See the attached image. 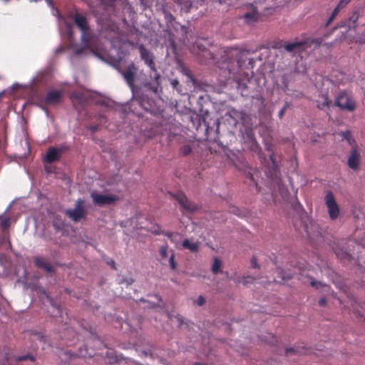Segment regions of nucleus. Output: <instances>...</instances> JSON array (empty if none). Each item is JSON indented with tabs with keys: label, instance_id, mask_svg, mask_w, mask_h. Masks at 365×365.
Segmentation results:
<instances>
[{
	"label": "nucleus",
	"instance_id": "cd10ccee",
	"mask_svg": "<svg viewBox=\"0 0 365 365\" xmlns=\"http://www.w3.org/2000/svg\"><path fill=\"white\" fill-rule=\"evenodd\" d=\"M51 305H52L53 308L56 311V313L54 314V316L57 317L58 315L59 317H61L62 311H61L60 305H57V304H54L53 302L51 303Z\"/></svg>",
	"mask_w": 365,
	"mask_h": 365
},
{
	"label": "nucleus",
	"instance_id": "473e14b6",
	"mask_svg": "<svg viewBox=\"0 0 365 365\" xmlns=\"http://www.w3.org/2000/svg\"><path fill=\"white\" fill-rule=\"evenodd\" d=\"M351 0H340L337 6L341 9L344 8Z\"/></svg>",
	"mask_w": 365,
	"mask_h": 365
},
{
	"label": "nucleus",
	"instance_id": "c85d7f7f",
	"mask_svg": "<svg viewBox=\"0 0 365 365\" xmlns=\"http://www.w3.org/2000/svg\"><path fill=\"white\" fill-rule=\"evenodd\" d=\"M71 99L72 101V103H73V106H76V103L77 101H80L81 100V96H80V95L78 93H73L71 96Z\"/></svg>",
	"mask_w": 365,
	"mask_h": 365
},
{
	"label": "nucleus",
	"instance_id": "5701e85b",
	"mask_svg": "<svg viewBox=\"0 0 365 365\" xmlns=\"http://www.w3.org/2000/svg\"><path fill=\"white\" fill-rule=\"evenodd\" d=\"M340 10L341 9L337 6L334 9V10L331 13V15L330 16V17L329 18V19L327 22V24H326L327 26H328L329 25V24H331V22L336 18V16L339 13Z\"/></svg>",
	"mask_w": 365,
	"mask_h": 365
},
{
	"label": "nucleus",
	"instance_id": "6e6d98bb",
	"mask_svg": "<svg viewBox=\"0 0 365 365\" xmlns=\"http://www.w3.org/2000/svg\"><path fill=\"white\" fill-rule=\"evenodd\" d=\"M68 36H69V38H71V36H72V31H69L68 32Z\"/></svg>",
	"mask_w": 365,
	"mask_h": 365
},
{
	"label": "nucleus",
	"instance_id": "9b49d317",
	"mask_svg": "<svg viewBox=\"0 0 365 365\" xmlns=\"http://www.w3.org/2000/svg\"><path fill=\"white\" fill-rule=\"evenodd\" d=\"M175 197L184 210H186L189 212H193L197 210V206L189 200L183 193H178Z\"/></svg>",
	"mask_w": 365,
	"mask_h": 365
},
{
	"label": "nucleus",
	"instance_id": "393cba45",
	"mask_svg": "<svg viewBox=\"0 0 365 365\" xmlns=\"http://www.w3.org/2000/svg\"><path fill=\"white\" fill-rule=\"evenodd\" d=\"M168 245H163L160 247L159 253H160V257L163 259H165L168 257Z\"/></svg>",
	"mask_w": 365,
	"mask_h": 365
},
{
	"label": "nucleus",
	"instance_id": "39448f33",
	"mask_svg": "<svg viewBox=\"0 0 365 365\" xmlns=\"http://www.w3.org/2000/svg\"><path fill=\"white\" fill-rule=\"evenodd\" d=\"M334 105L341 110L350 112L356 109V103L353 97L344 91L339 93Z\"/></svg>",
	"mask_w": 365,
	"mask_h": 365
},
{
	"label": "nucleus",
	"instance_id": "4d7b16f0",
	"mask_svg": "<svg viewBox=\"0 0 365 365\" xmlns=\"http://www.w3.org/2000/svg\"><path fill=\"white\" fill-rule=\"evenodd\" d=\"M194 365H204V364H200V363H195Z\"/></svg>",
	"mask_w": 365,
	"mask_h": 365
},
{
	"label": "nucleus",
	"instance_id": "603ef678",
	"mask_svg": "<svg viewBox=\"0 0 365 365\" xmlns=\"http://www.w3.org/2000/svg\"><path fill=\"white\" fill-rule=\"evenodd\" d=\"M235 211H237V209L234 208V209H233V210H232V212H233L235 215H239V216H240V213H238V212H235Z\"/></svg>",
	"mask_w": 365,
	"mask_h": 365
},
{
	"label": "nucleus",
	"instance_id": "09e8293b",
	"mask_svg": "<svg viewBox=\"0 0 365 365\" xmlns=\"http://www.w3.org/2000/svg\"><path fill=\"white\" fill-rule=\"evenodd\" d=\"M90 129L92 130V131H96L98 130V126L97 125H93V126H91L90 128Z\"/></svg>",
	"mask_w": 365,
	"mask_h": 365
},
{
	"label": "nucleus",
	"instance_id": "a19ab883",
	"mask_svg": "<svg viewBox=\"0 0 365 365\" xmlns=\"http://www.w3.org/2000/svg\"><path fill=\"white\" fill-rule=\"evenodd\" d=\"M326 302H327V301H326V299H325V298H321V299L319 300V302H318L319 305V306H321V307L324 306V305L326 304Z\"/></svg>",
	"mask_w": 365,
	"mask_h": 365
},
{
	"label": "nucleus",
	"instance_id": "f704fd0d",
	"mask_svg": "<svg viewBox=\"0 0 365 365\" xmlns=\"http://www.w3.org/2000/svg\"><path fill=\"white\" fill-rule=\"evenodd\" d=\"M196 303L199 306H202L205 303V299L202 296H199L198 298L196 300Z\"/></svg>",
	"mask_w": 365,
	"mask_h": 365
},
{
	"label": "nucleus",
	"instance_id": "58836bf2",
	"mask_svg": "<svg viewBox=\"0 0 365 365\" xmlns=\"http://www.w3.org/2000/svg\"><path fill=\"white\" fill-rule=\"evenodd\" d=\"M297 351L294 349V348H289V349H286L285 350V354L287 356H289L290 354H294Z\"/></svg>",
	"mask_w": 365,
	"mask_h": 365
},
{
	"label": "nucleus",
	"instance_id": "1a4fd4ad",
	"mask_svg": "<svg viewBox=\"0 0 365 365\" xmlns=\"http://www.w3.org/2000/svg\"><path fill=\"white\" fill-rule=\"evenodd\" d=\"M91 197L93 203L100 207L114 203L118 199L114 195H103L96 192H92Z\"/></svg>",
	"mask_w": 365,
	"mask_h": 365
},
{
	"label": "nucleus",
	"instance_id": "6ab92c4d",
	"mask_svg": "<svg viewBox=\"0 0 365 365\" xmlns=\"http://www.w3.org/2000/svg\"><path fill=\"white\" fill-rule=\"evenodd\" d=\"M322 101L318 100L317 102V108H319L321 110H323L326 108H329V104L331 101L329 99V97L327 95H322L321 96Z\"/></svg>",
	"mask_w": 365,
	"mask_h": 365
},
{
	"label": "nucleus",
	"instance_id": "a18cd8bd",
	"mask_svg": "<svg viewBox=\"0 0 365 365\" xmlns=\"http://www.w3.org/2000/svg\"><path fill=\"white\" fill-rule=\"evenodd\" d=\"M71 356L76 357V356H81V357H86V354H83L81 351L78 354H72Z\"/></svg>",
	"mask_w": 365,
	"mask_h": 365
},
{
	"label": "nucleus",
	"instance_id": "7ed1b4c3",
	"mask_svg": "<svg viewBox=\"0 0 365 365\" xmlns=\"http://www.w3.org/2000/svg\"><path fill=\"white\" fill-rule=\"evenodd\" d=\"M73 20L77 27L81 31V39L82 43H84L86 46H89L92 39V36L88 25L86 18L83 15L76 14L75 15Z\"/></svg>",
	"mask_w": 365,
	"mask_h": 365
},
{
	"label": "nucleus",
	"instance_id": "dca6fc26",
	"mask_svg": "<svg viewBox=\"0 0 365 365\" xmlns=\"http://www.w3.org/2000/svg\"><path fill=\"white\" fill-rule=\"evenodd\" d=\"M334 252L338 258H339L344 263L346 262H351L353 259L351 255L346 250H344L340 247H336Z\"/></svg>",
	"mask_w": 365,
	"mask_h": 365
},
{
	"label": "nucleus",
	"instance_id": "4be33fe9",
	"mask_svg": "<svg viewBox=\"0 0 365 365\" xmlns=\"http://www.w3.org/2000/svg\"><path fill=\"white\" fill-rule=\"evenodd\" d=\"M180 154L183 156H186L191 153L192 148L190 145H184L180 148Z\"/></svg>",
	"mask_w": 365,
	"mask_h": 365
},
{
	"label": "nucleus",
	"instance_id": "052dcab7",
	"mask_svg": "<svg viewBox=\"0 0 365 365\" xmlns=\"http://www.w3.org/2000/svg\"><path fill=\"white\" fill-rule=\"evenodd\" d=\"M5 1H9V0H4Z\"/></svg>",
	"mask_w": 365,
	"mask_h": 365
},
{
	"label": "nucleus",
	"instance_id": "a878e982",
	"mask_svg": "<svg viewBox=\"0 0 365 365\" xmlns=\"http://www.w3.org/2000/svg\"><path fill=\"white\" fill-rule=\"evenodd\" d=\"M169 264H170L171 269L175 270L177 269L178 264L175 259V255L173 252L172 253V255L170 257Z\"/></svg>",
	"mask_w": 365,
	"mask_h": 365
},
{
	"label": "nucleus",
	"instance_id": "bf43d9fd",
	"mask_svg": "<svg viewBox=\"0 0 365 365\" xmlns=\"http://www.w3.org/2000/svg\"><path fill=\"white\" fill-rule=\"evenodd\" d=\"M91 356H92L91 354H88V357H91Z\"/></svg>",
	"mask_w": 365,
	"mask_h": 365
},
{
	"label": "nucleus",
	"instance_id": "ddd939ff",
	"mask_svg": "<svg viewBox=\"0 0 365 365\" xmlns=\"http://www.w3.org/2000/svg\"><path fill=\"white\" fill-rule=\"evenodd\" d=\"M63 93L61 91H50L47 93L44 102L47 105H55L60 103Z\"/></svg>",
	"mask_w": 365,
	"mask_h": 365
},
{
	"label": "nucleus",
	"instance_id": "f257e3e1",
	"mask_svg": "<svg viewBox=\"0 0 365 365\" xmlns=\"http://www.w3.org/2000/svg\"><path fill=\"white\" fill-rule=\"evenodd\" d=\"M118 71L132 91L135 101L145 110L152 113L153 111V101L146 95H139L138 88L135 85V76L138 71L137 66L132 62L125 66L123 69H119Z\"/></svg>",
	"mask_w": 365,
	"mask_h": 365
},
{
	"label": "nucleus",
	"instance_id": "423d86ee",
	"mask_svg": "<svg viewBox=\"0 0 365 365\" xmlns=\"http://www.w3.org/2000/svg\"><path fill=\"white\" fill-rule=\"evenodd\" d=\"M241 133L244 143L249 145V148L255 153L259 152L260 148L255 139L253 129L251 127H245L244 130H241Z\"/></svg>",
	"mask_w": 365,
	"mask_h": 365
},
{
	"label": "nucleus",
	"instance_id": "13d9d810",
	"mask_svg": "<svg viewBox=\"0 0 365 365\" xmlns=\"http://www.w3.org/2000/svg\"><path fill=\"white\" fill-rule=\"evenodd\" d=\"M159 300H162L160 296H157Z\"/></svg>",
	"mask_w": 365,
	"mask_h": 365
},
{
	"label": "nucleus",
	"instance_id": "aec40b11",
	"mask_svg": "<svg viewBox=\"0 0 365 365\" xmlns=\"http://www.w3.org/2000/svg\"><path fill=\"white\" fill-rule=\"evenodd\" d=\"M221 267H222V262L221 260L217 258V257H215L214 258V261H213V264H212V272L213 274H218L219 272H221Z\"/></svg>",
	"mask_w": 365,
	"mask_h": 365
},
{
	"label": "nucleus",
	"instance_id": "ea45409f",
	"mask_svg": "<svg viewBox=\"0 0 365 365\" xmlns=\"http://www.w3.org/2000/svg\"><path fill=\"white\" fill-rule=\"evenodd\" d=\"M1 226L7 227L9 226V219H4L1 222Z\"/></svg>",
	"mask_w": 365,
	"mask_h": 365
},
{
	"label": "nucleus",
	"instance_id": "0eeeda50",
	"mask_svg": "<svg viewBox=\"0 0 365 365\" xmlns=\"http://www.w3.org/2000/svg\"><path fill=\"white\" fill-rule=\"evenodd\" d=\"M233 53L232 56L235 55L236 56V63L238 68H242L245 66V61H248V66L247 68H252L255 64V60L253 58H250L248 55L250 54V51L247 50L238 51L234 49L232 51Z\"/></svg>",
	"mask_w": 365,
	"mask_h": 365
},
{
	"label": "nucleus",
	"instance_id": "2f4dec72",
	"mask_svg": "<svg viewBox=\"0 0 365 365\" xmlns=\"http://www.w3.org/2000/svg\"><path fill=\"white\" fill-rule=\"evenodd\" d=\"M251 265H252V267L254 269L259 268V264H258L257 259L256 257H255V256H253L251 259Z\"/></svg>",
	"mask_w": 365,
	"mask_h": 365
},
{
	"label": "nucleus",
	"instance_id": "c03bdc74",
	"mask_svg": "<svg viewBox=\"0 0 365 365\" xmlns=\"http://www.w3.org/2000/svg\"><path fill=\"white\" fill-rule=\"evenodd\" d=\"M318 284H319V285H321V283H320V282H317V281H312V282H311V285H312V287H314L317 288V287H317V285H318Z\"/></svg>",
	"mask_w": 365,
	"mask_h": 365
},
{
	"label": "nucleus",
	"instance_id": "bb28decb",
	"mask_svg": "<svg viewBox=\"0 0 365 365\" xmlns=\"http://www.w3.org/2000/svg\"><path fill=\"white\" fill-rule=\"evenodd\" d=\"M27 359H29L31 361H34L35 359L32 355H30V354H26V355L18 356L16 358V361H26Z\"/></svg>",
	"mask_w": 365,
	"mask_h": 365
},
{
	"label": "nucleus",
	"instance_id": "9d476101",
	"mask_svg": "<svg viewBox=\"0 0 365 365\" xmlns=\"http://www.w3.org/2000/svg\"><path fill=\"white\" fill-rule=\"evenodd\" d=\"M278 48H284L287 52L292 53L293 56L297 53L306 50L303 41L282 43L278 46Z\"/></svg>",
	"mask_w": 365,
	"mask_h": 365
},
{
	"label": "nucleus",
	"instance_id": "5fc2aeb1",
	"mask_svg": "<svg viewBox=\"0 0 365 365\" xmlns=\"http://www.w3.org/2000/svg\"><path fill=\"white\" fill-rule=\"evenodd\" d=\"M228 71L230 73H234V71L231 68H228Z\"/></svg>",
	"mask_w": 365,
	"mask_h": 365
},
{
	"label": "nucleus",
	"instance_id": "a211bd4d",
	"mask_svg": "<svg viewBox=\"0 0 365 365\" xmlns=\"http://www.w3.org/2000/svg\"><path fill=\"white\" fill-rule=\"evenodd\" d=\"M182 247L192 252H197L199 250V245L197 242L191 243L188 239H185L182 242Z\"/></svg>",
	"mask_w": 365,
	"mask_h": 365
},
{
	"label": "nucleus",
	"instance_id": "8fccbe9b",
	"mask_svg": "<svg viewBox=\"0 0 365 365\" xmlns=\"http://www.w3.org/2000/svg\"><path fill=\"white\" fill-rule=\"evenodd\" d=\"M154 232H163V230H162L160 229V227L159 226H158V228H157L156 230H154L153 231V234H154Z\"/></svg>",
	"mask_w": 365,
	"mask_h": 365
},
{
	"label": "nucleus",
	"instance_id": "6e6552de",
	"mask_svg": "<svg viewBox=\"0 0 365 365\" xmlns=\"http://www.w3.org/2000/svg\"><path fill=\"white\" fill-rule=\"evenodd\" d=\"M325 203L328 208V213L331 220H335L339 215V207L337 205L335 197L331 191H329L325 196Z\"/></svg>",
	"mask_w": 365,
	"mask_h": 365
},
{
	"label": "nucleus",
	"instance_id": "79ce46f5",
	"mask_svg": "<svg viewBox=\"0 0 365 365\" xmlns=\"http://www.w3.org/2000/svg\"><path fill=\"white\" fill-rule=\"evenodd\" d=\"M171 84L174 88H177V86L179 85V81L176 79L173 80Z\"/></svg>",
	"mask_w": 365,
	"mask_h": 365
},
{
	"label": "nucleus",
	"instance_id": "f03ea898",
	"mask_svg": "<svg viewBox=\"0 0 365 365\" xmlns=\"http://www.w3.org/2000/svg\"><path fill=\"white\" fill-rule=\"evenodd\" d=\"M138 51L140 54L141 59L144 61L145 64L150 68V77L152 80L151 82H147L145 83V86L156 91L158 86H160V76L158 73L157 68L155 63V56L152 52L148 49L145 48V46L141 44L138 46Z\"/></svg>",
	"mask_w": 365,
	"mask_h": 365
},
{
	"label": "nucleus",
	"instance_id": "f8f14e48",
	"mask_svg": "<svg viewBox=\"0 0 365 365\" xmlns=\"http://www.w3.org/2000/svg\"><path fill=\"white\" fill-rule=\"evenodd\" d=\"M360 163V153L356 148H353L348 158L347 165L353 170H358Z\"/></svg>",
	"mask_w": 365,
	"mask_h": 365
},
{
	"label": "nucleus",
	"instance_id": "b1692460",
	"mask_svg": "<svg viewBox=\"0 0 365 365\" xmlns=\"http://www.w3.org/2000/svg\"><path fill=\"white\" fill-rule=\"evenodd\" d=\"M154 234L156 235H163L166 236L167 237H168L171 241H173V235H178V232L174 233V232L164 231V230H163V232H154Z\"/></svg>",
	"mask_w": 365,
	"mask_h": 365
},
{
	"label": "nucleus",
	"instance_id": "7c9ffc66",
	"mask_svg": "<svg viewBox=\"0 0 365 365\" xmlns=\"http://www.w3.org/2000/svg\"><path fill=\"white\" fill-rule=\"evenodd\" d=\"M83 46L82 47L76 48L75 49V53L76 55H80V54L83 53L85 49L90 48V46H86L84 43H83Z\"/></svg>",
	"mask_w": 365,
	"mask_h": 365
},
{
	"label": "nucleus",
	"instance_id": "20e7f679",
	"mask_svg": "<svg viewBox=\"0 0 365 365\" xmlns=\"http://www.w3.org/2000/svg\"><path fill=\"white\" fill-rule=\"evenodd\" d=\"M65 214L75 222L86 219L87 212L84 205V200L82 199L77 200L75 203V207L73 209L66 210Z\"/></svg>",
	"mask_w": 365,
	"mask_h": 365
},
{
	"label": "nucleus",
	"instance_id": "e433bc0d",
	"mask_svg": "<svg viewBox=\"0 0 365 365\" xmlns=\"http://www.w3.org/2000/svg\"><path fill=\"white\" fill-rule=\"evenodd\" d=\"M181 31L183 36V38H186L187 34L188 33V28L185 26H180Z\"/></svg>",
	"mask_w": 365,
	"mask_h": 365
},
{
	"label": "nucleus",
	"instance_id": "49530a36",
	"mask_svg": "<svg viewBox=\"0 0 365 365\" xmlns=\"http://www.w3.org/2000/svg\"><path fill=\"white\" fill-rule=\"evenodd\" d=\"M141 355L142 356H148V355H151L150 354H149L147 351H143L141 352Z\"/></svg>",
	"mask_w": 365,
	"mask_h": 365
},
{
	"label": "nucleus",
	"instance_id": "412c9836",
	"mask_svg": "<svg viewBox=\"0 0 365 365\" xmlns=\"http://www.w3.org/2000/svg\"><path fill=\"white\" fill-rule=\"evenodd\" d=\"M237 88L241 92L242 96H248V93L246 92L247 89V82H244L242 81L237 80Z\"/></svg>",
	"mask_w": 365,
	"mask_h": 365
},
{
	"label": "nucleus",
	"instance_id": "3c124183",
	"mask_svg": "<svg viewBox=\"0 0 365 365\" xmlns=\"http://www.w3.org/2000/svg\"><path fill=\"white\" fill-rule=\"evenodd\" d=\"M354 16H355V14H354V16L351 17V19H353L354 22H356L358 19V16H356L355 17H354Z\"/></svg>",
	"mask_w": 365,
	"mask_h": 365
},
{
	"label": "nucleus",
	"instance_id": "c756f323",
	"mask_svg": "<svg viewBox=\"0 0 365 365\" xmlns=\"http://www.w3.org/2000/svg\"><path fill=\"white\" fill-rule=\"evenodd\" d=\"M255 279L253 277L247 276V277H243L242 282L244 284H251L255 281Z\"/></svg>",
	"mask_w": 365,
	"mask_h": 365
},
{
	"label": "nucleus",
	"instance_id": "4c0bfd02",
	"mask_svg": "<svg viewBox=\"0 0 365 365\" xmlns=\"http://www.w3.org/2000/svg\"><path fill=\"white\" fill-rule=\"evenodd\" d=\"M107 264H108V265H110L113 269H115H115H117L116 266H115V261H114L113 259H109L107 261Z\"/></svg>",
	"mask_w": 365,
	"mask_h": 365
},
{
	"label": "nucleus",
	"instance_id": "f3484780",
	"mask_svg": "<svg viewBox=\"0 0 365 365\" xmlns=\"http://www.w3.org/2000/svg\"><path fill=\"white\" fill-rule=\"evenodd\" d=\"M323 38H307L303 41L304 43L305 48H310L312 45H314L317 47L320 46L323 43Z\"/></svg>",
	"mask_w": 365,
	"mask_h": 365
},
{
	"label": "nucleus",
	"instance_id": "c9c22d12",
	"mask_svg": "<svg viewBox=\"0 0 365 365\" xmlns=\"http://www.w3.org/2000/svg\"><path fill=\"white\" fill-rule=\"evenodd\" d=\"M287 108V105L286 104V105H284V107H283V108H282L279 111L278 116H279V118H281V119H282V118H283V116H284V113H285V111H286Z\"/></svg>",
	"mask_w": 365,
	"mask_h": 365
},
{
	"label": "nucleus",
	"instance_id": "2eb2a0df",
	"mask_svg": "<svg viewBox=\"0 0 365 365\" xmlns=\"http://www.w3.org/2000/svg\"><path fill=\"white\" fill-rule=\"evenodd\" d=\"M35 265L38 268H42L47 272L53 273L55 272L54 267L50 264V262L42 257H35L34 258Z\"/></svg>",
	"mask_w": 365,
	"mask_h": 365
},
{
	"label": "nucleus",
	"instance_id": "4468645a",
	"mask_svg": "<svg viewBox=\"0 0 365 365\" xmlns=\"http://www.w3.org/2000/svg\"><path fill=\"white\" fill-rule=\"evenodd\" d=\"M61 158V150L54 147H51L48 149L43 161L46 163H53L59 160Z\"/></svg>",
	"mask_w": 365,
	"mask_h": 365
},
{
	"label": "nucleus",
	"instance_id": "37998d69",
	"mask_svg": "<svg viewBox=\"0 0 365 365\" xmlns=\"http://www.w3.org/2000/svg\"><path fill=\"white\" fill-rule=\"evenodd\" d=\"M165 18L170 21L174 20V16L171 14L165 13Z\"/></svg>",
	"mask_w": 365,
	"mask_h": 365
},
{
	"label": "nucleus",
	"instance_id": "864d4df0",
	"mask_svg": "<svg viewBox=\"0 0 365 365\" xmlns=\"http://www.w3.org/2000/svg\"><path fill=\"white\" fill-rule=\"evenodd\" d=\"M45 169L48 173L51 171V168H48V166H46Z\"/></svg>",
	"mask_w": 365,
	"mask_h": 365
},
{
	"label": "nucleus",
	"instance_id": "de8ad7c7",
	"mask_svg": "<svg viewBox=\"0 0 365 365\" xmlns=\"http://www.w3.org/2000/svg\"><path fill=\"white\" fill-rule=\"evenodd\" d=\"M349 135H350L349 132L344 133V137L345 138H346L348 140H349Z\"/></svg>",
	"mask_w": 365,
	"mask_h": 365
},
{
	"label": "nucleus",
	"instance_id": "72a5a7b5",
	"mask_svg": "<svg viewBox=\"0 0 365 365\" xmlns=\"http://www.w3.org/2000/svg\"><path fill=\"white\" fill-rule=\"evenodd\" d=\"M356 42L359 43V44H363L365 43V34H361L359 36H357L356 39Z\"/></svg>",
	"mask_w": 365,
	"mask_h": 365
}]
</instances>
